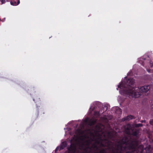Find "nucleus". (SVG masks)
Returning <instances> with one entry per match:
<instances>
[{
	"label": "nucleus",
	"instance_id": "obj_8",
	"mask_svg": "<svg viewBox=\"0 0 153 153\" xmlns=\"http://www.w3.org/2000/svg\"><path fill=\"white\" fill-rule=\"evenodd\" d=\"M150 65L151 69H147V70L149 73L153 72V63L152 61H150Z\"/></svg>",
	"mask_w": 153,
	"mask_h": 153
},
{
	"label": "nucleus",
	"instance_id": "obj_22",
	"mask_svg": "<svg viewBox=\"0 0 153 153\" xmlns=\"http://www.w3.org/2000/svg\"><path fill=\"white\" fill-rule=\"evenodd\" d=\"M104 110H103V112H102V113H104Z\"/></svg>",
	"mask_w": 153,
	"mask_h": 153
},
{
	"label": "nucleus",
	"instance_id": "obj_14",
	"mask_svg": "<svg viewBox=\"0 0 153 153\" xmlns=\"http://www.w3.org/2000/svg\"><path fill=\"white\" fill-rule=\"evenodd\" d=\"M67 144L65 142H63L61 146V149H63L67 146Z\"/></svg>",
	"mask_w": 153,
	"mask_h": 153
},
{
	"label": "nucleus",
	"instance_id": "obj_21",
	"mask_svg": "<svg viewBox=\"0 0 153 153\" xmlns=\"http://www.w3.org/2000/svg\"><path fill=\"white\" fill-rule=\"evenodd\" d=\"M141 64H142V65H143V66H144V62H143L142 63H141Z\"/></svg>",
	"mask_w": 153,
	"mask_h": 153
},
{
	"label": "nucleus",
	"instance_id": "obj_11",
	"mask_svg": "<svg viewBox=\"0 0 153 153\" xmlns=\"http://www.w3.org/2000/svg\"><path fill=\"white\" fill-rule=\"evenodd\" d=\"M90 147L91 149H93L95 151L97 150L98 149L97 146L95 143L93 144Z\"/></svg>",
	"mask_w": 153,
	"mask_h": 153
},
{
	"label": "nucleus",
	"instance_id": "obj_12",
	"mask_svg": "<svg viewBox=\"0 0 153 153\" xmlns=\"http://www.w3.org/2000/svg\"><path fill=\"white\" fill-rule=\"evenodd\" d=\"M100 112H98V111H95L94 112V115L96 117H99L100 115Z\"/></svg>",
	"mask_w": 153,
	"mask_h": 153
},
{
	"label": "nucleus",
	"instance_id": "obj_15",
	"mask_svg": "<svg viewBox=\"0 0 153 153\" xmlns=\"http://www.w3.org/2000/svg\"><path fill=\"white\" fill-rule=\"evenodd\" d=\"M143 124L141 123H138L137 124L135 125V127H142L143 126Z\"/></svg>",
	"mask_w": 153,
	"mask_h": 153
},
{
	"label": "nucleus",
	"instance_id": "obj_18",
	"mask_svg": "<svg viewBox=\"0 0 153 153\" xmlns=\"http://www.w3.org/2000/svg\"><path fill=\"white\" fill-rule=\"evenodd\" d=\"M1 2H2V4H3L5 2V1L4 0H1Z\"/></svg>",
	"mask_w": 153,
	"mask_h": 153
},
{
	"label": "nucleus",
	"instance_id": "obj_6",
	"mask_svg": "<svg viewBox=\"0 0 153 153\" xmlns=\"http://www.w3.org/2000/svg\"><path fill=\"white\" fill-rule=\"evenodd\" d=\"M19 0H13L10 1V4L13 6H16L20 3Z\"/></svg>",
	"mask_w": 153,
	"mask_h": 153
},
{
	"label": "nucleus",
	"instance_id": "obj_4",
	"mask_svg": "<svg viewBox=\"0 0 153 153\" xmlns=\"http://www.w3.org/2000/svg\"><path fill=\"white\" fill-rule=\"evenodd\" d=\"M131 126L129 124H127L125 127V131L128 134H130V130L131 129Z\"/></svg>",
	"mask_w": 153,
	"mask_h": 153
},
{
	"label": "nucleus",
	"instance_id": "obj_16",
	"mask_svg": "<svg viewBox=\"0 0 153 153\" xmlns=\"http://www.w3.org/2000/svg\"><path fill=\"white\" fill-rule=\"evenodd\" d=\"M150 123L151 124L153 125V119L150 120Z\"/></svg>",
	"mask_w": 153,
	"mask_h": 153
},
{
	"label": "nucleus",
	"instance_id": "obj_9",
	"mask_svg": "<svg viewBox=\"0 0 153 153\" xmlns=\"http://www.w3.org/2000/svg\"><path fill=\"white\" fill-rule=\"evenodd\" d=\"M139 133V130L135 129L134 131L132 132L131 135L137 137V135Z\"/></svg>",
	"mask_w": 153,
	"mask_h": 153
},
{
	"label": "nucleus",
	"instance_id": "obj_3",
	"mask_svg": "<svg viewBox=\"0 0 153 153\" xmlns=\"http://www.w3.org/2000/svg\"><path fill=\"white\" fill-rule=\"evenodd\" d=\"M68 150L70 153H75L76 150L75 145L74 144H71Z\"/></svg>",
	"mask_w": 153,
	"mask_h": 153
},
{
	"label": "nucleus",
	"instance_id": "obj_5",
	"mask_svg": "<svg viewBox=\"0 0 153 153\" xmlns=\"http://www.w3.org/2000/svg\"><path fill=\"white\" fill-rule=\"evenodd\" d=\"M97 121V119H91L88 122V124L90 126L94 125Z\"/></svg>",
	"mask_w": 153,
	"mask_h": 153
},
{
	"label": "nucleus",
	"instance_id": "obj_27",
	"mask_svg": "<svg viewBox=\"0 0 153 153\" xmlns=\"http://www.w3.org/2000/svg\"><path fill=\"white\" fill-rule=\"evenodd\" d=\"M1 19H0V21H1Z\"/></svg>",
	"mask_w": 153,
	"mask_h": 153
},
{
	"label": "nucleus",
	"instance_id": "obj_17",
	"mask_svg": "<svg viewBox=\"0 0 153 153\" xmlns=\"http://www.w3.org/2000/svg\"><path fill=\"white\" fill-rule=\"evenodd\" d=\"M103 109V108L102 109L100 110L99 111V112H100V113H101L102 112V110Z\"/></svg>",
	"mask_w": 153,
	"mask_h": 153
},
{
	"label": "nucleus",
	"instance_id": "obj_26",
	"mask_svg": "<svg viewBox=\"0 0 153 153\" xmlns=\"http://www.w3.org/2000/svg\"><path fill=\"white\" fill-rule=\"evenodd\" d=\"M33 100L34 101V99H33Z\"/></svg>",
	"mask_w": 153,
	"mask_h": 153
},
{
	"label": "nucleus",
	"instance_id": "obj_19",
	"mask_svg": "<svg viewBox=\"0 0 153 153\" xmlns=\"http://www.w3.org/2000/svg\"><path fill=\"white\" fill-rule=\"evenodd\" d=\"M58 149L59 148L58 147H56L55 149V151L56 152V151H57L58 150Z\"/></svg>",
	"mask_w": 153,
	"mask_h": 153
},
{
	"label": "nucleus",
	"instance_id": "obj_1",
	"mask_svg": "<svg viewBox=\"0 0 153 153\" xmlns=\"http://www.w3.org/2000/svg\"><path fill=\"white\" fill-rule=\"evenodd\" d=\"M108 139H100L99 143L100 142L101 146L107 147V149L111 151L110 153H134L133 151L130 150H135L139 149H140V153H143V146L142 145L139 146L138 141L136 140H131L128 142L127 138H123L115 144L114 148V143L111 141V140H115V136L113 133L111 131L108 132Z\"/></svg>",
	"mask_w": 153,
	"mask_h": 153
},
{
	"label": "nucleus",
	"instance_id": "obj_24",
	"mask_svg": "<svg viewBox=\"0 0 153 153\" xmlns=\"http://www.w3.org/2000/svg\"><path fill=\"white\" fill-rule=\"evenodd\" d=\"M107 108H106V110H105V111H106L107 110Z\"/></svg>",
	"mask_w": 153,
	"mask_h": 153
},
{
	"label": "nucleus",
	"instance_id": "obj_23",
	"mask_svg": "<svg viewBox=\"0 0 153 153\" xmlns=\"http://www.w3.org/2000/svg\"><path fill=\"white\" fill-rule=\"evenodd\" d=\"M142 59H144V60H145V59H144V58H142Z\"/></svg>",
	"mask_w": 153,
	"mask_h": 153
},
{
	"label": "nucleus",
	"instance_id": "obj_13",
	"mask_svg": "<svg viewBox=\"0 0 153 153\" xmlns=\"http://www.w3.org/2000/svg\"><path fill=\"white\" fill-rule=\"evenodd\" d=\"M92 153H106V149H102L100 150L99 152H94Z\"/></svg>",
	"mask_w": 153,
	"mask_h": 153
},
{
	"label": "nucleus",
	"instance_id": "obj_20",
	"mask_svg": "<svg viewBox=\"0 0 153 153\" xmlns=\"http://www.w3.org/2000/svg\"><path fill=\"white\" fill-rule=\"evenodd\" d=\"M146 153H151V152H150V150H148V152H147Z\"/></svg>",
	"mask_w": 153,
	"mask_h": 153
},
{
	"label": "nucleus",
	"instance_id": "obj_2",
	"mask_svg": "<svg viewBox=\"0 0 153 153\" xmlns=\"http://www.w3.org/2000/svg\"><path fill=\"white\" fill-rule=\"evenodd\" d=\"M134 80L132 78L126 79L124 83L123 82L118 85V88L121 89L120 92L121 95H129L132 97L138 98L141 95V93H146L150 88L151 85H148L140 88L134 87Z\"/></svg>",
	"mask_w": 153,
	"mask_h": 153
},
{
	"label": "nucleus",
	"instance_id": "obj_25",
	"mask_svg": "<svg viewBox=\"0 0 153 153\" xmlns=\"http://www.w3.org/2000/svg\"><path fill=\"white\" fill-rule=\"evenodd\" d=\"M140 61H139V62H140Z\"/></svg>",
	"mask_w": 153,
	"mask_h": 153
},
{
	"label": "nucleus",
	"instance_id": "obj_10",
	"mask_svg": "<svg viewBox=\"0 0 153 153\" xmlns=\"http://www.w3.org/2000/svg\"><path fill=\"white\" fill-rule=\"evenodd\" d=\"M134 116L132 115H129L125 117L124 119V120H129L131 119H134Z\"/></svg>",
	"mask_w": 153,
	"mask_h": 153
},
{
	"label": "nucleus",
	"instance_id": "obj_7",
	"mask_svg": "<svg viewBox=\"0 0 153 153\" xmlns=\"http://www.w3.org/2000/svg\"><path fill=\"white\" fill-rule=\"evenodd\" d=\"M91 149L90 147L88 146L86 147L84 150L85 153H91Z\"/></svg>",
	"mask_w": 153,
	"mask_h": 153
}]
</instances>
